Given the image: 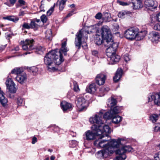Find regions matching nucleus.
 <instances>
[{
  "mask_svg": "<svg viewBox=\"0 0 160 160\" xmlns=\"http://www.w3.org/2000/svg\"><path fill=\"white\" fill-rule=\"evenodd\" d=\"M127 13L125 11H122L119 12L118 14V17L120 18H123L125 17L127 15Z\"/></svg>",
  "mask_w": 160,
  "mask_h": 160,
  "instance_id": "obj_40",
  "label": "nucleus"
},
{
  "mask_svg": "<svg viewBox=\"0 0 160 160\" xmlns=\"http://www.w3.org/2000/svg\"><path fill=\"white\" fill-rule=\"evenodd\" d=\"M34 42L33 39H26L22 46L23 49L28 51L33 50L34 48L33 45Z\"/></svg>",
  "mask_w": 160,
  "mask_h": 160,
  "instance_id": "obj_13",
  "label": "nucleus"
},
{
  "mask_svg": "<svg viewBox=\"0 0 160 160\" xmlns=\"http://www.w3.org/2000/svg\"><path fill=\"white\" fill-rule=\"evenodd\" d=\"M103 116L105 119H109L112 118L113 114L112 112H111V110H110L109 112H105L104 115H103Z\"/></svg>",
  "mask_w": 160,
  "mask_h": 160,
  "instance_id": "obj_33",
  "label": "nucleus"
},
{
  "mask_svg": "<svg viewBox=\"0 0 160 160\" xmlns=\"http://www.w3.org/2000/svg\"><path fill=\"white\" fill-rule=\"evenodd\" d=\"M96 87L95 83L90 84L88 87H87L86 91L87 92L92 94L96 90Z\"/></svg>",
  "mask_w": 160,
  "mask_h": 160,
  "instance_id": "obj_23",
  "label": "nucleus"
},
{
  "mask_svg": "<svg viewBox=\"0 0 160 160\" xmlns=\"http://www.w3.org/2000/svg\"><path fill=\"white\" fill-rule=\"evenodd\" d=\"M106 76L102 74H98L96 78V82L99 85H103L105 83Z\"/></svg>",
  "mask_w": 160,
  "mask_h": 160,
  "instance_id": "obj_17",
  "label": "nucleus"
},
{
  "mask_svg": "<svg viewBox=\"0 0 160 160\" xmlns=\"http://www.w3.org/2000/svg\"><path fill=\"white\" fill-rule=\"evenodd\" d=\"M104 17L103 18L106 19V20L108 22H109L111 21V15L109 13L106 12L103 15Z\"/></svg>",
  "mask_w": 160,
  "mask_h": 160,
  "instance_id": "obj_39",
  "label": "nucleus"
},
{
  "mask_svg": "<svg viewBox=\"0 0 160 160\" xmlns=\"http://www.w3.org/2000/svg\"><path fill=\"white\" fill-rule=\"evenodd\" d=\"M111 154L108 149H104L103 150L99 151L97 154V157L101 158L107 157L108 156Z\"/></svg>",
  "mask_w": 160,
  "mask_h": 160,
  "instance_id": "obj_18",
  "label": "nucleus"
},
{
  "mask_svg": "<svg viewBox=\"0 0 160 160\" xmlns=\"http://www.w3.org/2000/svg\"><path fill=\"white\" fill-rule=\"evenodd\" d=\"M158 116L157 114H152L150 117V119L153 122H156L158 119Z\"/></svg>",
  "mask_w": 160,
  "mask_h": 160,
  "instance_id": "obj_38",
  "label": "nucleus"
},
{
  "mask_svg": "<svg viewBox=\"0 0 160 160\" xmlns=\"http://www.w3.org/2000/svg\"><path fill=\"white\" fill-rule=\"evenodd\" d=\"M16 80L20 84H23L27 79V75L25 72L17 75L15 78Z\"/></svg>",
  "mask_w": 160,
  "mask_h": 160,
  "instance_id": "obj_19",
  "label": "nucleus"
},
{
  "mask_svg": "<svg viewBox=\"0 0 160 160\" xmlns=\"http://www.w3.org/2000/svg\"><path fill=\"white\" fill-rule=\"evenodd\" d=\"M12 77H11L9 75L7 77V79L6 81L5 84L7 87L12 85L15 84V83L12 80Z\"/></svg>",
  "mask_w": 160,
  "mask_h": 160,
  "instance_id": "obj_32",
  "label": "nucleus"
},
{
  "mask_svg": "<svg viewBox=\"0 0 160 160\" xmlns=\"http://www.w3.org/2000/svg\"><path fill=\"white\" fill-rule=\"evenodd\" d=\"M153 29L156 30L160 31V23L156 24L153 27Z\"/></svg>",
  "mask_w": 160,
  "mask_h": 160,
  "instance_id": "obj_48",
  "label": "nucleus"
},
{
  "mask_svg": "<svg viewBox=\"0 0 160 160\" xmlns=\"http://www.w3.org/2000/svg\"><path fill=\"white\" fill-rule=\"evenodd\" d=\"M156 130H157L158 131H160V126L159 127H155Z\"/></svg>",
  "mask_w": 160,
  "mask_h": 160,
  "instance_id": "obj_64",
  "label": "nucleus"
},
{
  "mask_svg": "<svg viewBox=\"0 0 160 160\" xmlns=\"http://www.w3.org/2000/svg\"><path fill=\"white\" fill-rule=\"evenodd\" d=\"M104 38H102V36L100 35H97L96 36L95 42V43L98 45H101L103 41L104 43Z\"/></svg>",
  "mask_w": 160,
  "mask_h": 160,
  "instance_id": "obj_26",
  "label": "nucleus"
},
{
  "mask_svg": "<svg viewBox=\"0 0 160 160\" xmlns=\"http://www.w3.org/2000/svg\"><path fill=\"white\" fill-rule=\"evenodd\" d=\"M156 17L157 20L160 22V12L158 13L156 15Z\"/></svg>",
  "mask_w": 160,
  "mask_h": 160,
  "instance_id": "obj_57",
  "label": "nucleus"
},
{
  "mask_svg": "<svg viewBox=\"0 0 160 160\" xmlns=\"http://www.w3.org/2000/svg\"><path fill=\"white\" fill-rule=\"evenodd\" d=\"M19 3L22 5H24L25 3V2L23 0H18Z\"/></svg>",
  "mask_w": 160,
  "mask_h": 160,
  "instance_id": "obj_60",
  "label": "nucleus"
},
{
  "mask_svg": "<svg viewBox=\"0 0 160 160\" xmlns=\"http://www.w3.org/2000/svg\"><path fill=\"white\" fill-rule=\"evenodd\" d=\"M109 89L108 88H105L104 87H103L101 89V91H104V92H108L109 91Z\"/></svg>",
  "mask_w": 160,
  "mask_h": 160,
  "instance_id": "obj_54",
  "label": "nucleus"
},
{
  "mask_svg": "<svg viewBox=\"0 0 160 160\" xmlns=\"http://www.w3.org/2000/svg\"><path fill=\"white\" fill-rule=\"evenodd\" d=\"M148 102L153 100L155 104L158 106L160 105V92L153 95L150 93L148 96Z\"/></svg>",
  "mask_w": 160,
  "mask_h": 160,
  "instance_id": "obj_14",
  "label": "nucleus"
},
{
  "mask_svg": "<svg viewBox=\"0 0 160 160\" xmlns=\"http://www.w3.org/2000/svg\"><path fill=\"white\" fill-rule=\"evenodd\" d=\"M38 71V68L35 66H33L29 68V72L33 75H36Z\"/></svg>",
  "mask_w": 160,
  "mask_h": 160,
  "instance_id": "obj_37",
  "label": "nucleus"
},
{
  "mask_svg": "<svg viewBox=\"0 0 160 160\" xmlns=\"http://www.w3.org/2000/svg\"><path fill=\"white\" fill-rule=\"evenodd\" d=\"M117 101L113 98L111 97V98L108 99L107 102V105L108 107L112 108L113 106L116 104Z\"/></svg>",
  "mask_w": 160,
  "mask_h": 160,
  "instance_id": "obj_28",
  "label": "nucleus"
},
{
  "mask_svg": "<svg viewBox=\"0 0 160 160\" xmlns=\"http://www.w3.org/2000/svg\"><path fill=\"white\" fill-rule=\"evenodd\" d=\"M86 32L81 30H79L76 34V38H75L74 42L76 48L78 49H79L80 48L82 44V38L84 34Z\"/></svg>",
  "mask_w": 160,
  "mask_h": 160,
  "instance_id": "obj_10",
  "label": "nucleus"
},
{
  "mask_svg": "<svg viewBox=\"0 0 160 160\" xmlns=\"http://www.w3.org/2000/svg\"><path fill=\"white\" fill-rule=\"evenodd\" d=\"M3 18L4 19L8 20L14 22H17L19 20L18 18L12 16H9L6 17H4Z\"/></svg>",
  "mask_w": 160,
  "mask_h": 160,
  "instance_id": "obj_30",
  "label": "nucleus"
},
{
  "mask_svg": "<svg viewBox=\"0 0 160 160\" xmlns=\"http://www.w3.org/2000/svg\"><path fill=\"white\" fill-rule=\"evenodd\" d=\"M102 125H100L97 126L98 127V129H99L100 128L101 131H102V134L100 135L99 138L100 139H102L104 138L105 136L108 138L109 135L108 134V133H110L112 130L109 126L108 125H104L102 126Z\"/></svg>",
  "mask_w": 160,
  "mask_h": 160,
  "instance_id": "obj_11",
  "label": "nucleus"
},
{
  "mask_svg": "<svg viewBox=\"0 0 160 160\" xmlns=\"http://www.w3.org/2000/svg\"><path fill=\"white\" fill-rule=\"evenodd\" d=\"M109 139H103L102 140H97L94 142V145L98 148H103L104 149H107L109 147L108 142L107 143L106 142L108 141Z\"/></svg>",
  "mask_w": 160,
  "mask_h": 160,
  "instance_id": "obj_15",
  "label": "nucleus"
},
{
  "mask_svg": "<svg viewBox=\"0 0 160 160\" xmlns=\"http://www.w3.org/2000/svg\"><path fill=\"white\" fill-rule=\"evenodd\" d=\"M75 11V9H73L70 13H69L67 15V17H69L72 16L74 12Z\"/></svg>",
  "mask_w": 160,
  "mask_h": 160,
  "instance_id": "obj_55",
  "label": "nucleus"
},
{
  "mask_svg": "<svg viewBox=\"0 0 160 160\" xmlns=\"http://www.w3.org/2000/svg\"><path fill=\"white\" fill-rule=\"evenodd\" d=\"M35 49L36 53L41 54L43 53V52L45 50V48L41 46H38L36 47Z\"/></svg>",
  "mask_w": 160,
  "mask_h": 160,
  "instance_id": "obj_35",
  "label": "nucleus"
},
{
  "mask_svg": "<svg viewBox=\"0 0 160 160\" xmlns=\"http://www.w3.org/2000/svg\"><path fill=\"white\" fill-rule=\"evenodd\" d=\"M22 30H23L24 29H29L31 28L30 24H29L28 23L25 22L22 25Z\"/></svg>",
  "mask_w": 160,
  "mask_h": 160,
  "instance_id": "obj_45",
  "label": "nucleus"
},
{
  "mask_svg": "<svg viewBox=\"0 0 160 160\" xmlns=\"http://www.w3.org/2000/svg\"><path fill=\"white\" fill-rule=\"evenodd\" d=\"M70 144H75V146L73 145V146H72V147H74L75 146L77 145L78 144L77 142L75 140H72L70 141Z\"/></svg>",
  "mask_w": 160,
  "mask_h": 160,
  "instance_id": "obj_56",
  "label": "nucleus"
},
{
  "mask_svg": "<svg viewBox=\"0 0 160 160\" xmlns=\"http://www.w3.org/2000/svg\"><path fill=\"white\" fill-rule=\"evenodd\" d=\"M122 120V117L118 115L113 116L112 118V121L115 124L119 123Z\"/></svg>",
  "mask_w": 160,
  "mask_h": 160,
  "instance_id": "obj_31",
  "label": "nucleus"
},
{
  "mask_svg": "<svg viewBox=\"0 0 160 160\" xmlns=\"http://www.w3.org/2000/svg\"><path fill=\"white\" fill-rule=\"evenodd\" d=\"M24 100L20 97L18 98H17V103L18 105L19 106H21L24 103Z\"/></svg>",
  "mask_w": 160,
  "mask_h": 160,
  "instance_id": "obj_43",
  "label": "nucleus"
},
{
  "mask_svg": "<svg viewBox=\"0 0 160 160\" xmlns=\"http://www.w3.org/2000/svg\"><path fill=\"white\" fill-rule=\"evenodd\" d=\"M55 158V156H54L53 155H52L50 157V160H54Z\"/></svg>",
  "mask_w": 160,
  "mask_h": 160,
  "instance_id": "obj_63",
  "label": "nucleus"
},
{
  "mask_svg": "<svg viewBox=\"0 0 160 160\" xmlns=\"http://www.w3.org/2000/svg\"><path fill=\"white\" fill-rule=\"evenodd\" d=\"M41 21L43 22H46L47 20V18L45 15H43L41 17Z\"/></svg>",
  "mask_w": 160,
  "mask_h": 160,
  "instance_id": "obj_47",
  "label": "nucleus"
},
{
  "mask_svg": "<svg viewBox=\"0 0 160 160\" xmlns=\"http://www.w3.org/2000/svg\"><path fill=\"white\" fill-rule=\"evenodd\" d=\"M102 116L103 112L100 111L99 112L97 113L93 117L90 118V122L92 124L96 123L98 126L103 125L104 123L102 120Z\"/></svg>",
  "mask_w": 160,
  "mask_h": 160,
  "instance_id": "obj_7",
  "label": "nucleus"
},
{
  "mask_svg": "<svg viewBox=\"0 0 160 160\" xmlns=\"http://www.w3.org/2000/svg\"><path fill=\"white\" fill-rule=\"evenodd\" d=\"M76 103L79 111H81L86 109L87 105L85 99L83 97L80 96L77 97Z\"/></svg>",
  "mask_w": 160,
  "mask_h": 160,
  "instance_id": "obj_6",
  "label": "nucleus"
},
{
  "mask_svg": "<svg viewBox=\"0 0 160 160\" xmlns=\"http://www.w3.org/2000/svg\"><path fill=\"white\" fill-rule=\"evenodd\" d=\"M144 4L146 8L151 11H153L158 6V3L154 0H146Z\"/></svg>",
  "mask_w": 160,
  "mask_h": 160,
  "instance_id": "obj_12",
  "label": "nucleus"
},
{
  "mask_svg": "<svg viewBox=\"0 0 160 160\" xmlns=\"http://www.w3.org/2000/svg\"><path fill=\"white\" fill-rule=\"evenodd\" d=\"M16 0H10L9 1L11 4L13 5L16 2Z\"/></svg>",
  "mask_w": 160,
  "mask_h": 160,
  "instance_id": "obj_61",
  "label": "nucleus"
},
{
  "mask_svg": "<svg viewBox=\"0 0 160 160\" xmlns=\"http://www.w3.org/2000/svg\"><path fill=\"white\" fill-rule=\"evenodd\" d=\"M23 71V69L22 68H16L13 69L11 72L9 74L11 77H12V74H15L18 75L19 74H21L22 73Z\"/></svg>",
  "mask_w": 160,
  "mask_h": 160,
  "instance_id": "obj_24",
  "label": "nucleus"
},
{
  "mask_svg": "<svg viewBox=\"0 0 160 160\" xmlns=\"http://www.w3.org/2000/svg\"><path fill=\"white\" fill-rule=\"evenodd\" d=\"M37 141V138L35 137H34L32 139V144H34Z\"/></svg>",
  "mask_w": 160,
  "mask_h": 160,
  "instance_id": "obj_53",
  "label": "nucleus"
},
{
  "mask_svg": "<svg viewBox=\"0 0 160 160\" xmlns=\"http://www.w3.org/2000/svg\"><path fill=\"white\" fill-rule=\"evenodd\" d=\"M6 36L7 39H9L10 38V34H6Z\"/></svg>",
  "mask_w": 160,
  "mask_h": 160,
  "instance_id": "obj_62",
  "label": "nucleus"
},
{
  "mask_svg": "<svg viewBox=\"0 0 160 160\" xmlns=\"http://www.w3.org/2000/svg\"><path fill=\"white\" fill-rule=\"evenodd\" d=\"M124 58L125 61L126 62H127L130 60V56L128 54H125L124 56Z\"/></svg>",
  "mask_w": 160,
  "mask_h": 160,
  "instance_id": "obj_46",
  "label": "nucleus"
},
{
  "mask_svg": "<svg viewBox=\"0 0 160 160\" xmlns=\"http://www.w3.org/2000/svg\"><path fill=\"white\" fill-rule=\"evenodd\" d=\"M92 53L93 55L96 57H98L99 54L97 50H92Z\"/></svg>",
  "mask_w": 160,
  "mask_h": 160,
  "instance_id": "obj_50",
  "label": "nucleus"
},
{
  "mask_svg": "<svg viewBox=\"0 0 160 160\" xmlns=\"http://www.w3.org/2000/svg\"><path fill=\"white\" fill-rule=\"evenodd\" d=\"M115 152L117 154L119 155L113 160H124L126 158L125 153L133 151L132 148L129 145L123 146L122 145Z\"/></svg>",
  "mask_w": 160,
  "mask_h": 160,
  "instance_id": "obj_4",
  "label": "nucleus"
},
{
  "mask_svg": "<svg viewBox=\"0 0 160 160\" xmlns=\"http://www.w3.org/2000/svg\"><path fill=\"white\" fill-rule=\"evenodd\" d=\"M148 37L150 41L154 42L158 41L160 38V37L158 32L155 31H152L149 33Z\"/></svg>",
  "mask_w": 160,
  "mask_h": 160,
  "instance_id": "obj_16",
  "label": "nucleus"
},
{
  "mask_svg": "<svg viewBox=\"0 0 160 160\" xmlns=\"http://www.w3.org/2000/svg\"><path fill=\"white\" fill-rule=\"evenodd\" d=\"M146 32L144 31L138 32L135 34V38L137 40H140L142 39L146 35Z\"/></svg>",
  "mask_w": 160,
  "mask_h": 160,
  "instance_id": "obj_25",
  "label": "nucleus"
},
{
  "mask_svg": "<svg viewBox=\"0 0 160 160\" xmlns=\"http://www.w3.org/2000/svg\"><path fill=\"white\" fill-rule=\"evenodd\" d=\"M133 8L134 9H139L142 7V0H131Z\"/></svg>",
  "mask_w": 160,
  "mask_h": 160,
  "instance_id": "obj_20",
  "label": "nucleus"
},
{
  "mask_svg": "<svg viewBox=\"0 0 160 160\" xmlns=\"http://www.w3.org/2000/svg\"><path fill=\"white\" fill-rule=\"evenodd\" d=\"M6 47V45L0 44V51H2L4 50Z\"/></svg>",
  "mask_w": 160,
  "mask_h": 160,
  "instance_id": "obj_59",
  "label": "nucleus"
},
{
  "mask_svg": "<svg viewBox=\"0 0 160 160\" xmlns=\"http://www.w3.org/2000/svg\"><path fill=\"white\" fill-rule=\"evenodd\" d=\"M67 0H58L57 2V5H58L59 10H62L65 6V3Z\"/></svg>",
  "mask_w": 160,
  "mask_h": 160,
  "instance_id": "obj_27",
  "label": "nucleus"
},
{
  "mask_svg": "<svg viewBox=\"0 0 160 160\" xmlns=\"http://www.w3.org/2000/svg\"><path fill=\"white\" fill-rule=\"evenodd\" d=\"M61 106L64 111L70 109L72 108L71 104L65 101H63L61 103Z\"/></svg>",
  "mask_w": 160,
  "mask_h": 160,
  "instance_id": "obj_22",
  "label": "nucleus"
},
{
  "mask_svg": "<svg viewBox=\"0 0 160 160\" xmlns=\"http://www.w3.org/2000/svg\"><path fill=\"white\" fill-rule=\"evenodd\" d=\"M9 92L11 93H14L17 91V88L15 87V84L12 85L7 87Z\"/></svg>",
  "mask_w": 160,
  "mask_h": 160,
  "instance_id": "obj_34",
  "label": "nucleus"
},
{
  "mask_svg": "<svg viewBox=\"0 0 160 160\" xmlns=\"http://www.w3.org/2000/svg\"><path fill=\"white\" fill-rule=\"evenodd\" d=\"M55 6V4L54 3L53 6L51 7V8L47 12V15L48 16H50L53 12L54 8Z\"/></svg>",
  "mask_w": 160,
  "mask_h": 160,
  "instance_id": "obj_44",
  "label": "nucleus"
},
{
  "mask_svg": "<svg viewBox=\"0 0 160 160\" xmlns=\"http://www.w3.org/2000/svg\"><path fill=\"white\" fill-rule=\"evenodd\" d=\"M73 84L74 85L73 89L74 91L77 92H79L80 91V89L77 82L75 81H74L73 82Z\"/></svg>",
  "mask_w": 160,
  "mask_h": 160,
  "instance_id": "obj_42",
  "label": "nucleus"
},
{
  "mask_svg": "<svg viewBox=\"0 0 160 160\" xmlns=\"http://www.w3.org/2000/svg\"><path fill=\"white\" fill-rule=\"evenodd\" d=\"M46 38L47 39L50 40L52 38V32L51 29H49L47 30L45 32Z\"/></svg>",
  "mask_w": 160,
  "mask_h": 160,
  "instance_id": "obj_36",
  "label": "nucleus"
},
{
  "mask_svg": "<svg viewBox=\"0 0 160 160\" xmlns=\"http://www.w3.org/2000/svg\"><path fill=\"white\" fill-rule=\"evenodd\" d=\"M154 160H159V158L158 157V154H156L154 156ZM147 160H152L151 159L148 158L147 159Z\"/></svg>",
  "mask_w": 160,
  "mask_h": 160,
  "instance_id": "obj_52",
  "label": "nucleus"
},
{
  "mask_svg": "<svg viewBox=\"0 0 160 160\" xmlns=\"http://www.w3.org/2000/svg\"><path fill=\"white\" fill-rule=\"evenodd\" d=\"M113 29L115 30V31L118 30L119 28V25L116 24H115L113 25Z\"/></svg>",
  "mask_w": 160,
  "mask_h": 160,
  "instance_id": "obj_58",
  "label": "nucleus"
},
{
  "mask_svg": "<svg viewBox=\"0 0 160 160\" xmlns=\"http://www.w3.org/2000/svg\"><path fill=\"white\" fill-rule=\"evenodd\" d=\"M138 32V28L134 27L131 28L125 31V37L128 39L132 40L135 38V34Z\"/></svg>",
  "mask_w": 160,
  "mask_h": 160,
  "instance_id": "obj_9",
  "label": "nucleus"
},
{
  "mask_svg": "<svg viewBox=\"0 0 160 160\" xmlns=\"http://www.w3.org/2000/svg\"><path fill=\"white\" fill-rule=\"evenodd\" d=\"M122 109V108L118 106H116L113 108H111V112H112L113 114H118L120 112Z\"/></svg>",
  "mask_w": 160,
  "mask_h": 160,
  "instance_id": "obj_29",
  "label": "nucleus"
},
{
  "mask_svg": "<svg viewBox=\"0 0 160 160\" xmlns=\"http://www.w3.org/2000/svg\"><path fill=\"white\" fill-rule=\"evenodd\" d=\"M30 28H32L37 29L38 26V25L36 24L35 22L31 21L30 23Z\"/></svg>",
  "mask_w": 160,
  "mask_h": 160,
  "instance_id": "obj_41",
  "label": "nucleus"
},
{
  "mask_svg": "<svg viewBox=\"0 0 160 160\" xmlns=\"http://www.w3.org/2000/svg\"><path fill=\"white\" fill-rule=\"evenodd\" d=\"M122 140L121 139H118L117 140L113 139L108 142L109 147H108V149L111 153L112 154L113 153L114 148H118L122 145Z\"/></svg>",
  "mask_w": 160,
  "mask_h": 160,
  "instance_id": "obj_8",
  "label": "nucleus"
},
{
  "mask_svg": "<svg viewBox=\"0 0 160 160\" xmlns=\"http://www.w3.org/2000/svg\"><path fill=\"white\" fill-rule=\"evenodd\" d=\"M117 2L120 5H122L123 6H126L129 4V3H128L127 2H125L119 1H118Z\"/></svg>",
  "mask_w": 160,
  "mask_h": 160,
  "instance_id": "obj_49",
  "label": "nucleus"
},
{
  "mask_svg": "<svg viewBox=\"0 0 160 160\" xmlns=\"http://www.w3.org/2000/svg\"><path fill=\"white\" fill-rule=\"evenodd\" d=\"M118 46V44L116 43L110 46H106L108 47L106 49L107 56L108 57V60L110 64H115L118 62L120 59V56L115 53Z\"/></svg>",
  "mask_w": 160,
  "mask_h": 160,
  "instance_id": "obj_2",
  "label": "nucleus"
},
{
  "mask_svg": "<svg viewBox=\"0 0 160 160\" xmlns=\"http://www.w3.org/2000/svg\"><path fill=\"white\" fill-rule=\"evenodd\" d=\"M67 40L62 42V47L59 52L53 50L49 52L45 56L44 59V64L47 66L48 70L50 72L55 70V64L59 65L64 61V59L62 55L63 53L66 55L67 52L68 51L66 47Z\"/></svg>",
  "mask_w": 160,
  "mask_h": 160,
  "instance_id": "obj_1",
  "label": "nucleus"
},
{
  "mask_svg": "<svg viewBox=\"0 0 160 160\" xmlns=\"http://www.w3.org/2000/svg\"><path fill=\"white\" fill-rule=\"evenodd\" d=\"M122 70L121 68L118 69L115 76L113 78V80L115 82H118L120 79L122 77Z\"/></svg>",
  "mask_w": 160,
  "mask_h": 160,
  "instance_id": "obj_21",
  "label": "nucleus"
},
{
  "mask_svg": "<svg viewBox=\"0 0 160 160\" xmlns=\"http://www.w3.org/2000/svg\"><path fill=\"white\" fill-rule=\"evenodd\" d=\"M102 14L101 12H98L95 16V18L96 19H100L102 17Z\"/></svg>",
  "mask_w": 160,
  "mask_h": 160,
  "instance_id": "obj_51",
  "label": "nucleus"
},
{
  "mask_svg": "<svg viewBox=\"0 0 160 160\" xmlns=\"http://www.w3.org/2000/svg\"><path fill=\"white\" fill-rule=\"evenodd\" d=\"M101 34L102 38H104V44L106 47L110 46L113 43H116L113 42L112 35L108 26H104L102 27Z\"/></svg>",
  "mask_w": 160,
  "mask_h": 160,
  "instance_id": "obj_3",
  "label": "nucleus"
},
{
  "mask_svg": "<svg viewBox=\"0 0 160 160\" xmlns=\"http://www.w3.org/2000/svg\"><path fill=\"white\" fill-rule=\"evenodd\" d=\"M98 127L97 126L94 124L91 127L92 131L88 130L85 133V137L84 138L88 140H90L95 139L96 136H99L102 134V131L100 128L98 129Z\"/></svg>",
  "mask_w": 160,
  "mask_h": 160,
  "instance_id": "obj_5",
  "label": "nucleus"
}]
</instances>
